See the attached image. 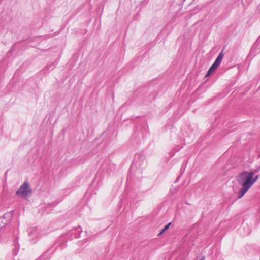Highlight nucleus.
<instances>
[{"mask_svg":"<svg viewBox=\"0 0 260 260\" xmlns=\"http://www.w3.org/2000/svg\"><path fill=\"white\" fill-rule=\"evenodd\" d=\"M253 171H244L237 178L239 184L242 186L239 190L238 198H242L254 184L259 178V175L254 176Z\"/></svg>","mask_w":260,"mask_h":260,"instance_id":"f257e3e1","label":"nucleus"},{"mask_svg":"<svg viewBox=\"0 0 260 260\" xmlns=\"http://www.w3.org/2000/svg\"><path fill=\"white\" fill-rule=\"evenodd\" d=\"M31 189L29 183L24 182L17 190L16 194L17 196L26 199L31 194Z\"/></svg>","mask_w":260,"mask_h":260,"instance_id":"f03ea898","label":"nucleus"},{"mask_svg":"<svg viewBox=\"0 0 260 260\" xmlns=\"http://www.w3.org/2000/svg\"><path fill=\"white\" fill-rule=\"evenodd\" d=\"M224 54L222 51L218 55L215 61L209 68L206 76H209L212 72H214L221 64L222 59L223 58Z\"/></svg>","mask_w":260,"mask_h":260,"instance_id":"7ed1b4c3","label":"nucleus"},{"mask_svg":"<svg viewBox=\"0 0 260 260\" xmlns=\"http://www.w3.org/2000/svg\"><path fill=\"white\" fill-rule=\"evenodd\" d=\"M171 224V222H170V223H168L167 225H166L165 226V227L164 228V229L162 230V231L160 232L159 234H161L164 232H165L166 231H167L169 229V228Z\"/></svg>","mask_w":260,"mask_h":260,"instance_id":"20e7f679","label":"nucleus"},{"mask_svg":"<svg viewBox=\"0 0 260 260\" xmlns=\"http://www.w3.org/2000/svg\"><path fill=\"white\" fill-rule=\"evenodd\" d=\"M201 260H204L203 259H201Z\"/></svg>","mask_w":260,"mask_h":260,"instance_id":"39448f33","label":"nucleus"}]
</instances>
